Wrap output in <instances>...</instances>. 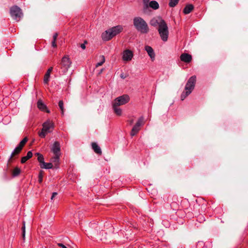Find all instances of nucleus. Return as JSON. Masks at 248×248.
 Here are the masks:
<instances>
[{"mask_svg": "<svg viewBox=\"0 0 248 248\" xmlns=\"http://www.w3.org/2000/svg\"><path fill=\"white\" fill-rule=\"evenodd\" d=\"M20 169L17 167L14 169L13 171V175L14 177L18 176L20 173Z\"/></svg>", "mask_w": 248, "mask_h": 248, "instance_id": "nucleus-27", "label": "nucleus"}, {"mask_svg": "<svg viewBox=\"0 0 248 248\" xmlns=\"http://www.w3.org/2000/svg\"><path fill=\"white\" fill-rule=\"evenodd\" d=\"M58 246L62 248H67L65 245L62 243H58Z\"/></svg>", "mask_w": 248, "mask_h": 248, "instance_id": "nucleus-37", "label": "nucleus"}, {"mask_svg": "<svg viewBox=\"0 0 248 248\" xmlns=\"http://www.w3.org/2000/svg\"><path fill=\"white\" fill-rule=\"evenodd\" d=\"M35 155L37 156V160L38 162H39V165L40 166L41 164H43V162H44V158L43 155L40 154L39 153H36L35 154Z\"/></svg>", "mask_w": 248, "mask_h": 248, "instance_id": "nucleus-23", "label": "nucleus"}, {"mask_svg": "<svg viewBox=\"0 0 248 248\" xmlns=\"http://www.w3.org/2000/svg\"><path fill=\"white\" fill-rule=\"evenodd\" d=\"M23 145H22V144H21L20 143H19V144L17 146V147L19 149V150H22L23 147Z\"/></svg>", "mask_w": 248, "mask_h": 248, "instance_id": "nucleus-38", "label": "nucleus"}, {"mask_svg": "<svg viewBox=\"0 0 248 248\" xmlns=\"http://www.w3.org/2000/svg\"><path fill=\"white\" fill-rule=\"evenodd\" d=\"M129 122L130 124H132L134 122V120L133 119L130 120L129 121Z\"/></svg>", "mask_w": 248, "mask_h": 248, "instance_id": "nucleus-43", "label": "nucleus"}, {"mask_svg": "<svg viewBox=\"0 0 248 248\" xmlns=\"http://www.w3.org/2000/svg\"><path fill=\"white\" fill-rule=\"evenodd\" d=\"M27 156L29 159L31 158L32 156V153L31 151L28 152Z\"/></svg>", "mask_w": 248, "mask_h": 248, "instance_id": "nucleus-36", "label": "nucleus"}, {"mask_svg": "<svg viewBox=\"0 0 248 248\" xmlns=\"http://www.w3.org/2000/svg\"><path fill=\"white\" fill-rule=\"evenodd\" d=\"M142 1L143 3V11L144 12H145L149 8L150 0H142Z\"/></svg>", "mask_w": 248, "mask_h": 248, "instance_id": "nucleus-25", "label": "nucleus"}, {"mask_svg": "<svg viewBox=\"0 0 248 248\" xmlns=\"http://www.w3.org/2000/svg\"><path fill=\"white\" fill-rule=\"evenodd\" d=\"M58 36V34L57 33H54L53 34V41H52V43H51L52 46L53 47H57V45H56V41L57 40Z\"/></svg>", "mask_w": 248, "mask_h": 248, "instance_id": "nucleus-24", "label": "nucleus"}, {"mask_svg": "<svg viewBox=\"0 0 248 248\" xmlns=\"http://www.w3.org/2000/svg\"><path fill=\"white\" fill-rule=\"evenodd\" d=\"M37 107L40 110L43 111H46L48 113H50V110L47 109L46 106L42 102L41 100H39L37 101Z\"/></svg>", "mask_w": 248, "mask_h": 248, "instance_id": "nucleus-13", "label": "nucleus"}, {"mask_svg": "<svg viewBox=\"0 0 248 248\" xmlns=\"http://www.w3.org/2000/svg\"><path fill=\"white\" fill-rule=\"evenodd\" d=\"M29 158L27 157V156H23L21 158V163L23 164L25 163Z\"/></svg>", "mask_w": 248, "mask_h": 248, "instance_id": "nucleus-34", "label": "nucleus"}, {"mask_svg": "<svg viewBox=\"0 0 248 248\" xmlns=\"http://www.w3.org/2000/svg\"><path fill=\"white\" fill-rule=\"evenodd\" d=\"M10 15L14 20L19 21L23 16L21 9L16 5L12 6L10 10Z\"/></svg>", "mask_w": 248, "mask_h": 248, "instance_id": "nucleus-7", "label": "nucleus"}, {"mask_svg": "<svg viewBox=\"0 0 248 248\" xmlns=\"http://www.w3.org/2000/svg\"><path fill=\"white\" fill-rule=\"evenodd\" d=\"M119 106L115 105V104H112L113 109L115 113L118 116H120L122 114V109L119 108Z\"/></svg>", "mask_w": 248, "mask_h": 248, "instance_id": "nucleus-21", "label": "nucleus"}, {"mask_svg": "<svg viewBox=\"0 0 248 248\" xmlns=\"http://www.w3.org/2000/svg\"><path fill=\"white\" fill-rule=\"evenodd\" d=\"M23 226L22 227V237L23 239L24 240L25 238V222L23 221Z\"/></svg>", "mask_w": 248, "mask_h": 248, "instance_id": "nucleus-31", "label": "nucleus"}, {"mask_svg": "<svg viewBox=\"0 0 248 248\" xmlns=\"http://www.w3.org/2000/svg\"><path fill=\"white\" fill-rule=\"evenodd\" d=\"M100 58H101V61L100 62H98L96 64V67L102 65L105 62V58L103 55L101 56Z\"/></svg>", "mask_w": 248, "mask_h": 248, "instance_id": "nucleus-29", "label": "nucleus"}, {"mask_svg": "<svg viewBox=\"0 0 248 248\" xmlns=\"http://www.w3.org/2000/svg\"><path fill=\"white\" fill-rule=\"evenodd\" d=\"M43 128L41 132H39V137L42 138H45L46 134L52 131L54 127V124L52 121L47 120L44 122L43 124Z\"/></svg>", "mask_w": 248, "mask_h": 248, "instance_id": "nucleus-5", "label": "nucleus"}, {"mask_svg": "<svg viewBox=\"0 0 248 248\" xmlns=\"http://www.w3.org/2000/svg\"><path fill=\"white\" fill-rule=\"evenodd\" d=\"M145 50L147 51L151 59L154 60L155 57V54L152 47L150 46H145Z\"/></svg>", "mask_w": 248, "mask_h": 248, "instance_id": "nucleus-14", "label": "nucleus"}, {"mask_svg": "<svg viewBox=\"0 0 248 248\" xmlns=\"http://www.w3.org/2000/svg\"><path fill=\"white\" fill-rule=\"evenodd\" d=\"M57 195V192H53L52 193V196H51V200H53V198Z\"/></svg>", "mask_w": 248, "mask_h": 248, "instance_id": "nucleus-40", "label": "nucleus"}, {"mask_svg": "<svg viewBox=\"0 0 248 248\" xmlns=\"http://www.w3.org/2000/svg\"><path fill=\"white\" fill-rule=\"evenodd\" d=\"M43 173H42V171H41L39 173V176H38V177H39V179H38V182L39 183H41L42 182V181H43Z\"/></svg>", "mask_w": 248, "mask_h": 248, "instance_id": "nucleus-33", "label": "nucleus"}, {"mask_svg": "<svg viewBox=\"0 0 248 248\" xmlns=\"http://www.w3.org/2000/svg\"><path fill=\"white\" fill-rule=\"evenodd\" d=\"M133 57V53L132 51L127 49L124 51L123 54V60L124 61H129L132 60Z\"/></svg>", "mask_w": 248, "mask_h": 248, "instance_id": "nucleus-11", "label": "nucleus"}, {"mask_svg": "<svg viewBox=\"0 0 248 248\" xmlns=\"http://www.w3.org/2000/svg\"><path fill=\"white\" fill-rule=\"evenodd\" d=\"M196 81V77L195 76H193L188 79L185 87V92H183L181 95L182 100H184L186 96L191 93L194 89Z\"/></svg>", "mask_w": 248, "mask_h": 248, "instance_id": "nucleus-4", "label": "nucleus"}, {"mask_svg": "<svg viewBox=\"0 0 248 248\" xmlns=\"http://www.w3.org/2000/svg\"><path fill=\"white\" fill-rule=\"evenodd\" d=\"M204 245V243L202 241H199L196 245V248H202Z\"/></svg>", "mask_w": 248, "mask_h": 248, "instance_id": "nucleus-32", "label": "nucleus"}, {"mask_svg": "<svg viewBox=\"0 0 248 248\" xmlns=\"http://www.w3.org/2000/svg\"><path fill=\"white\" fill-rule=\"evenodd\" d=\"M194 9V6L192 4H187L186 5L184 10L183 12L185 14H189Z\"/></svg>", "mask_w": 248, "mask_h": 248, "instance_id": "nucleus-18", "label": "nucleus"}, {"mask_svg": "<svg viewBox=\"0 0 248 248\" xmlns=\"http://www.w3.org/2000/svg\"><path fill=\"white\" fill-rule=\"evenodd\" d=\"M21 150H19L17 147H16L12 152L10 158L11 159L14 155H18L21 152Z\"/></svg>", "mask_w": 248, "mask_h": 248, "instance_id": "nucleus-26", "label": "nucleus"}, {"mask_svg": "<svg viewBox=\"0 0 248 248\" xmlns=\"http://www.w3.org/2000/svg\"><path fill=\"white\" fill-rule=\"evenodd\" d=\"M143 117H140L138 120L135 125L133 127L130 135L131 136L136 135L140 131V126L143 124Z\"/></svg>", "mask_w": 248, "mask_h": 248, "instance_id": "nucleus-9", "label": "nucleus"}, {"mask_svg": "<svg viewBox=\"0 0 248 248\" xmlns=\"http://www.w3.org/2000/svg\"><path fill=\"white\" fill-rule=\"evenodd\" d=\"M51 151L54 155H61V146L59 142L56 141L51 148Z\"/></svg>", "mask_w": 248, "mask_h": 248, "instance_id": "nucleus-10", "label": "nucleus"}, {"mask_svg": "<svg viewBox=\"0 0 248 248\" xmlns=\"http://www.w3.org/2000/svg\"><path fill=\"white\" fill-rule=\"evenodd\" d=\"M180 60L183 62L189 63L192 60V56L188 53H183L180 56Z\"/></svg>", "mask_w": 248, "mask_h": 248, "instance_id": "nucleus-12", "label": "nucleus"}, {"mask_svg": "<svg viewBox=\"0 0 248 248\" xmlns=\"http://www.w3.org/2000/svg\"><path fill=\"white\" fill-rule=\"evenodd\" d=\"M159 35L164 42L167 41L169 36V30L167 24L165 20H161L158 28Z\"/></svg>", "mask_w": 248, "mask_h": 248, "instance_id": "nucleus-6", "label": "nucleus"}, {"mask_svg": "<svg viewBox=\"0 0 248 248\" xmlns=\"http://www.w3.org/2000/svg\"><path fill=\"white\" fill-rule=\"evenodd\" d=\"M161 20H164L160 17H158L157 18H154L150 20V23L151 25L153 27H156L157 26L159 27L160 25V22H161Z\"/></svg>", "mask_w": 248, "mask_h": 248, "instance_id": "nucleus-15", "label": "nucleus"}, {"mask_svg": "<svg viewBox=\"0 0 248 248\" xmlns=\"http://www.w3.org/2000/svg\"><path fill=\"white\" fill-rule=\"evenodd\" d=\"M133 25L135 29L140 33L146 34L149 31L147 22L141 17H135L133 19Z\"/></svg>", "mask_w": 248, "mask_h": 248, "instance_id": "nucleus-2", "label": "nucleus"}, {"mask_svg": "<svg viewBox=\"0 0 248 248\" xmlns=\"http://www.w3.org/2000/svg\"><path fill=\"white\" fill-rule=\"evenodd\" d=\"M40 167L42 169H52L53 168V164L51 162L46 163V162H43V164H42L40 165Z\"/></svg>", "mask_w": 248, "mask_h": 248, "instance_id": "nucleus-22", "label": "nucleus"}, {"mask_svg": "<svg viewBox=\"0 0 248 248\" xmlns=\"http://www.w3.org/2000/svg\"><path fill=\"white\" fill-rule=\"evenodd\" d=\"M81 47L83 49H84L85 48V45L84 44H82L81 45Z\"/></svg>", "mask_w": 248, "mask_h": 248, "instance_id": "nucleus-42", "label": "nucleus"}, {"mask_svg": "<svg viewBox=\"0 0 248 248\" xmlns=\"http://www.w3.org/2000/svg\"><path fill=\"white\" fill-rule=\"evenodd\" d=\"M179 0H170L169 5L170 7H175L178 3Z\"/></svg>", "mask_w": 248, "mask_h": 248, "instance_id": "nucleus-28", "label": "nucleus"}, {"mask_svg": "<svg viewBox=\"0 0 248 248\" xmlns=\"http://www.w3.org/2000/svg\"><path fill=\"white\" fill-rule=\"evenodd\" d=\"M61 155H54V156L50 159L51 163H54L56 166H58L59 162L60 156Z\"/></svg>", "mask_w": 248, "mask_h": 248, "instance_id": "nucleus-19", "label": "nucleus"}, {"mask_svg": "<svg viewBox=\"0 0 248 248\" xmlns=\"http://www.w3.org/2000/svg\"><path fill=\"white\" fill-rule=\"evenodd\" d=\"M28 140V139L27 137H25L20 142V143L22 145L24 146L26 143L27 142Z\"/></svg>", "mask_w": 248, "mask_h": 248, "instance_id": "nucleus-35", "label": "nucleus"}, {"mask_svg": "<svg viewBox=\"0 0 248 248\" xmlns=\"http://www.w3.org/2000/svg\"><path fill=\"white\" fill-rule=\"evenodd\" d=\"M71 64L69 58L67 56H64L61 60V62L55 67V69L59 73L60 75L65 74L68 70Z\"/></svg>", "mask_w": 248, "mask_h": 248, "instance_id": "nucleus-3", "label": "nucleus"}, {"mask_svg": "<svg viewBox=\"0 0 248 248\" xmlns=\"http://www.w3.org/2000/svg\"><path fill=\"white\" fill-rule=\"evenodd\" d=\"M92 147L94 152L98 154L101 155L102 153L101 149L100 147L95 142H93L92 143Z\"/></svg>", "mask_w": 248, "mask_h": 248, "instance_id": "nucleus-17", "label": "nucleus"}, {"mask_svg": "<svg viewBox=\"0 0 248 248\" xmlns=\"http://www.w3.org/2000/svg\"><path fill=\"white\" fill-rule=\"evenodd\" d=\"M149 7L154 10H156L159 8V4L156 1L152 0L150 2Z\"/></svg>", "mask_w": 248, "mask_h": 248, "instance_id": "nucleus-20", "label": "nucleus"}, {"mask_svg": "<svg viewBox=\"0 0 248 248\" xmlns=\"http://www.w3.org/2000/svg\"><path fill=\"white\" fill-rule=\"evenodd\" d=\"M120 77L123 78V79H124L126 78V76L124 75V73H122L121 75H120Z\"/></svg>", "mask_w": 248, "mask_h": 248, "instance_id": "nucleus-41", "label": "nucleus"}, {"mask_svg": "<svg viewBox=\"0 0 248 248\" xmlns=\"http://www.w3.org/2000/svg\"><path fill=\"white\" fill-rule=\"evenodd\" d=\"M59 107L61 110V113L62 115L64 114V107H63V102L62 100H60L59 102Z\"/></svg>", "mask_w": 248, "mask_h": 248, "instance_id": "nucleus-30", "label": "nucleus"}, {"mask_svg": "<svg viewBox=\"0 0 248 248\" xmlns=\"http://www.w3.org/2000/svg\"><path fill=\"white\" fill-rule=\"evenodd\" d=\"M123 30V27L118 25L112 27L103 32L101 38L103 41H108L111 39L113 37L121 33Z\"/></svg>", "mask_w": 248, "mask_h": 248, "instance_id": "nucleus-1", "label": "nucleus"}, {"mask_svg": "<svg viewBox=\"0 0 248 248\" xmlns=\"http://www.w3.org/2000/svg\"><path fill=\"white\" fill-rule=\"evenodd\" d=\"M130 97L127 94H124L114 99L113 104L115 105L121 106L128 103Z\"/></svg>", "mask_w": 248, "mask_h": 248, "instance_id": "nucleus-8", "label": "nucleus"}, {"mask_svg": "<svg viewBox=\"0 0 248 248\" xmlns=\"http://www.w3.org/2000/svg\"><path fill=\"white\" fill-rule=\"evenodd\" d=\"M23 145H22V144H21L20 143H19V144L17 146V147L19 149V150H22L23 147Z\"/></svg>", "mask_w": 248, "mask_h": 248, "instance_id": "nucleus-39", "label": "nucleus"}, {"mask_svg": "<svg viewBox=\"0 0 248 248\" xmlns=\"http://www.w3.org/2000/svg\"><path fill=\"white\" fill-rule=\"evenodd\" d=\"M53 70V67H50L48 69L47 72L45 75L44 78V82L45 84H47L49 80V78H50V73Z\"/></svg>", "mask_w": 248, "mask_h": 248, "instance_id": "nucleus-16", "label": "nucleus"}]
</instances>
